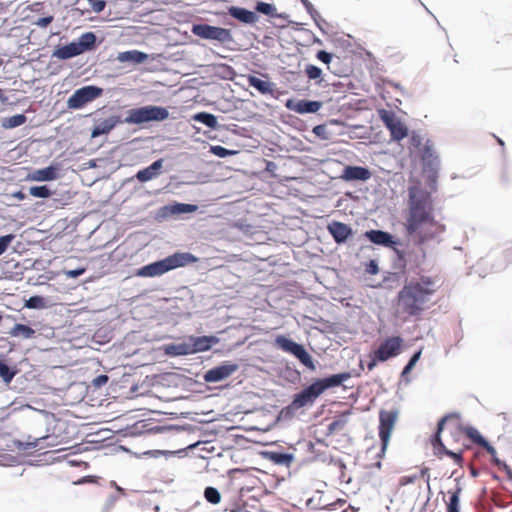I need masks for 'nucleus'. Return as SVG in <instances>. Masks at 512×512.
I'll return each mask as SVG.
<instances>
[{
	"label": "nucleus",
	"mask_w": 512,
	"mask_h": 512,
	"mask_svg": "<svg viewBox=\"0 0 512 512\" xmlns=\"http://www.w3.org/2000/svg\"><path fill=\"white\" fill-rule=\"evenodd\" d=\"M446 231V225H438L437 229H422L417 232H408L403 227V236L400 238L390 255V268L402 269L408 275H419L425 272L424 264L428 259L432 244L439 245Z\"/></svg>",
	"instance_id": "obj_1"
},
{
	"label": "nucleus",
	"mask_w": 512,
	"mask_h": 512,
	"mask_svg": "<svg viewBox=\"0 0 512 512\" xmlns=\"http://www.w3.org/2000/svg\"><path fill=\"white\" fill-rule=\"evenodd\" d=\"M435 285L436 280L430 275L406 278L391 300L392 315L403 321L420 318L426 310V304L436 293Z\"/></svg>",
	"instance_id": "obj_2"
},
{
	"label": "nucleus",
	"mask_w": 512,
	"mask_h": 512,
	"mask_svg": "<svg viewBox=\"0 0 512 512\" xmlns=\"http://www.w3.org/2000/svg\"><path fill=\"white\" fill-rule=\"evenodd\" d=\"M409 205L403 227L408 232H417L422 229H437L438 225H445L436 219L435 198L427 188L420 184L408 186Z\"/></svg>",
	"instance_id": "obj_3"
},
{
	"label": "nucleus",
	"mask_w": 512,
	"mask_h": 512,
	"mask_svg": "<svg viewBox=\"0 0 512 512\" xmlns=\"http://www.w3.org/2000/svg\"><path fill=\"white\" fill-rule=\"evenodd\" d=\"M284 243L266 241L262 252L258 253V298L274 291L279 273L275 272V266L281 260L280 247Z\"/></svg>",
	"instance_id": "obj_4"
},
{
	"label": "nucleus",
	"mask_w": 512,
	"mask_h": 512,
	"mask_svg": "<svg viewBox=\"0 0 512 512\" xmlns=\"http://www.w3.org/2000/svg\"><path fill=\"white\" fill-rule=\"evenodd\" d=\"M258 372L269 374L272 378H277L274 383L282 387L297 386L302 383V373L296 367L294 362L284 358L273 362L269 366L262 367L258 365Z\"/></svg>",
	"instance_id": "obj_5"
},
{
	"label": "nucleus",
	"mask_w": 512,
	"mask_h": 512,
	"mask_svg": "<svg viewBox=\"0 0 512 512\" xmlns=\"http://www.w3.org/2000/svg\"><path fill=\"white\" fill-rule=\"evenodd\" d=\"M196 261L197 257L191 253L176 252L160 261L141 267L137 271V275L141 277H155L162 275L170 270L195 263Z\"/></svg>",
	"instance_id": "obj_6"
},
{
	"label": "nucleus",
	"mask_w": 512,
	"mask_h": 512,
	"mask_svg": "<svg viewBox=\"0 0 512 512\" xmlns=\"http://www.w3.org/2000/svg\"><path fill=\"white\" fill-rule=\"evenodd\" d=\"M422 170L426 174V185L428 192L432 193V196L438 191L439 177L441 171V158L440 154L435 148L434 142L430 139H426V148L424 149Z\"/></svg>",
	"instance_id": "obj_7"
},
{
	"label": "nucleus",
	"mask_w": 512,
	"mask_h": 512,
	"mask_svg": "<svg viewBox=\"0 0 512 512\" xmlns=\"http://www.w3.org/2000/svg\"><path fill=\"white\" fill-rule=\"evenodd\" d=\"M267 208L266 202H258V253L262 252V250L266 248V241L277 242V239L280 236L279 228L277 226L279 220L271 219V215L269 213L262 212V210Z\"/></svg>",
	"instance_id": "obj_8"
},
{
	"label": "nucleus",
	"mask_w": 512,
	"mask_h": 512,
	"mask_svg": "<svg viewBox=\"0 0 512 512\" xmlns=\"http://www.w3.org/2000/svg\"><path fill=\"white\" fill-rule=\"evenodd\" d=\"M377 115L390 133V140H388V143L401 142L406 138L408 126L397 116L394 110L377 108Z\"/></svg>",
	"instance_id": "obj_9"
},
{
	"label": "nucleus",
	"mask_w": 512,
	"mask_h": 512,
	"mask_svg": "<svg viewBox=\"0 0 512 512\" xmlns=\"http://www.w3.org/2000/svg\"><path fill=\"white\" fill-rule=\"evenodd\" d=\"M169 112L164 107L144 106L130 109L124 122L128 124H142L150 121H163L167 119Z\"/></svg>",
	"instance_id": "obj_10"
},
{
	"label": "nucleus",
	"mask_w": 512,
	"mask_h": 512,
	"mask_svg": "<svg viewBox=\"0 0 512 512\" xmlns=\"http://www.w3.org/2000/svg\"><path fill=\"white\" fill-rule=\"evenodd\" d=\"M400 236L384 229L370 228L360 234V239L369 241L372 245L388 249L391 253L399 244Z\"/></svg>",
	"instance_id": "obj_11"
},
{
	"label": "nucleus",
	"mask_w": 512,
	"mask_h": 512,
	"mask_svg": "<svg viewBox=\"0 0 512 512\" xmlns=\"http://www.w3.org/2000/svg\"><path fill=\"white\" fill-rule=\"evenodd\" d=\"M301 61H298L296 69H287L283 67L280 75L283 82L290 87L291 90L297 92L300 96H310V85L304 83V71L300 69Z\"/></svg>",
	"instance_id": "obj_12"
},
{
	"label": "nucleus",
	"mask_w": 512,
	"mask_h": 512,
	"mask_svg": "<svg viewBox=\"0 0 512 512\" xmlns=\"http://www.w3.org/2000/svg\"><path fill=\"white\" fill-rule=\"evenodd\" d=\"M400 416V406L394 405L391 409L387 410L381 408L378 412V436L379 439L391 440L392 434L395 430Z\"/></svg>",
	"instance_id": "obj_13"
},
{
	"label": "nucleus",
	"mask_w": 512,
	"mask_h": 512,
	"mask_svg": "<svg viewBox=\"0 0 512 512\" xmlns=\"http://www.w3.org/2000/svg\"><path fill=\"white\" fill-rule=\"evenodd\" d=\"M327 231L337 246L350 245L357 233L350 223L336 219L327 223Z\"/></svg>",
	"instance_id": "obj_14"
},
{
	"label": "nucleus",
	"mask_w": 512,
	"mask_h": 512,
	"mask_svg": "<svg viewBox=\"0 0 512 512\" xmlns=\"http://www.w3.org/2000/svg\"><path fill=\"white\" fill-rule=\"evenodd\" d=\"M307 97L308 96H303V98H298L290 96L285 100V107L287 110L299 115L318 114L324 106V101L309 99Z\"/></svg>",
	"instance_id": "obj_15"
},
{
	"label": "nucleus",
	"mask_w": 512,
	"mask_h": 512,
	"mask_svg": "<svg viewBox=\"0 0 512 512\" xmlns=\"http://www.w3.org/2000/svg\"><path fill=\"white\" fill-rule=\"evenodd\" d=\"M408 347L409 345L405 344V340L400 334L386 336L377 349L379 360L386 362L391 358H395L406 351Z\"/></svg>",
	"instance_id": "obj_16"
},
{
	"label": "nucleus",
	"mask_w": 512,
	"mask_h": 512,
	"mask_svg": "<svg viewBox=\"0 0 512 512\" xmlns=\"http://www.w3.org/2000/svg\"><path fill=\"white\" fill-rule=\"evenodd\" d=\"M459 430L467 434V436L477 445L483 447L493 458V461L498 465H502L505 460L499 458L498 453L494 445L490 440L484 436L479 429L471 423L459 424Z\"/></svg>",
	"instance_id": "obj_17"
},
{
	"label": "nucleus",
	"mask_w": 512,
	"mask_h": 512,
	"mask_svg": "<svg viewBox=\"0 0 512 512\" xmlns=\"http://www.w3.org/2000/svg\"><path fill=\"white\" fill-rule=\"evenodd\" d=\"M82 41L79 43L71 42L67 45L59 47L55 50L54 56L58 59H70L82 54L84 51L90 49L95 42V35L91 32L82 36Z\"/></svg>",
	"instance_id": "obj_18"
},
{
	"label": "nucleus",
	"mask_w": 512,
	"mask_h": 512,
	"mask_svg": "<svg viewBox=\"0 0 512 512\" xmlns=\"http://www.w3.org/2000/svg\"><path fill=\"white\" fill-rule=\"evenodd\" d=\"M103 94V89L94 85L84 86L77 89L67 100L70 109H81L86 104L94 101Z\"/></svg>",
	"instance_id": "obj_19"
},
{
	"label": "nucleus",
	"mask_w": 512,
	"mask_h": 512,
	"mask_svg": "<svg viewBox=\"0 0 512 512\" xmlns=\"http://www.w3.org/2000/svg\"><path fill=\"white\" fill-rule=\"evenodd\" d=\"M407 148L410 162L413 166L421 160L423 163L424 149L426 148V140L418 130H409L407 132Z\"/></svg>",
	"instance_id": "obj_20"
},
{
	"label": "nucleus",
	"mask_w": 512,
	"mask_h": 512,
	"mask_svg": "<svg viewBox=\"0 0 512 512\" xmlns=\"http://www.w3.org/2000/svg\"><path fill=\"white\" fill-rule=\"evenodd\" d=\"M192 32L203 39L216 40L225 43L231 40V34L228 29L215 27L208 24H197L192 28Z\"/></svg>",
	"instance_id": "obj_21"
},
{
	"label": "nucleus",
	"mask_w": 512,
	"mask_h": 512,
	"mask_svg": "<svg viewBox=\"0 0 512 512\" xmlns=\"http://www.w3.org/2000/svg\"><path fill=\"white\" fill-rule=\"evenodd\" d=\"M373 173L366 165H345L341 171L340 178L347 183L352 182H367L371 179Z\"/></svg>",
	"instance_id": "obj_22"
},
{
	"label": "nucleus",
	"mask_w": 512,
	"mask_h": 512,
	"mask_svg": "<svg viewBox=\"0 0 512 512\" xmlns=\"http://www.w3.org/2000/svg\"><path fill=\"white\" fill-rule=\"evenodd\" d=\"M258 456L263 459L270 461L274 465L285 466L289 468L295 462V454L293 452L285 451L282 447L278 446V449L258 450Z\"/></svg>",
	"instance_id": "obj_23"
},
{
	"label": "nucleus",
	"mask_w": 512,
	"mask_h": 512,
	"mask_svg": "<svg viewBox=\"0 0 512 512\" xmlns=\"http://www.w3.org/2000/svg\"><path fill=\"white\" fill-rule=\"evenodd\" d=\"M303 71L304 76L307 77L306 85H315L323 89L330 87V83L326 80V74L318 65L306 63Z\"/></svg>",
	"instance_id": "obj_24"
},
{
	"label": "nucleus",
	"mask_w": 512,
	"mask_h": 512,
	"mask_svg": "<svg viewBox=\"0 0 512 512\" xmlns=\"http://www.w3.org/2000/svg\"><path fill=\"white\" fill-rule=\"evenodd\" d=\"M298 410L290 402L273 414L272 420L265 426H258V433H266L274 429L279 423L292 420Z\"/></svg>",
	"instance_id": "obj_25"
},
{
	"label": "nucleus",
	"mask_w": 512,
	"mask_h": 512,
	"mask_svg": "<svg viewBox=\"0 0 512 512\" xmlns=\"http://www.w3.org/2000/svg\"><path fill=\"white\" fill-rule=\"evenodd\" d=\"M425 349L424 345L418 346L413 353L410 355L408 361L403 366L401 372H400V378H399V384L403 383L404 385H409L412 382V378L410 374L417 366L418 362L420 361L423 351Z\"/></svg>",
	"instance_id": "obj_26"
},
{
	"label": "nucleus",
	"mask_w": 512,
	"mask_h": 512,
	"mask_svg": "<svg viewBox=\"0 0 512 512\" xmlns=\"http://www.w3.org/2000/svg\"><path fill=\"white\" fill-rule=\"evenodd\" d=\"M272 344L276 349L290 354L293 357L304 345L303 343L294 340L289 334H277L274 337Z\"/></svg>",
	"instance_id": "obj_27"
},
{
	"label": "nucleus",
	"mask_w": 512,
	"mask_h": 512,
	"mask_svg": "<svg viewBox=\"0 0 512 512\" xmlns=\"http://www.w3.org/2000/svg\"><path fill=\"white\" fill-rule=\"evenodd\" d=\"M299 2L304 7L307 14L311 17L314 25L319 29V31L327 36L328 30L327 28L331 27V23H329L321 13L316 9L314 4L310 0H299Z\"/></svg>",
	"instance_id": "obj_28"
},
{
	"label": "nucleus",
	"mask_w": 512,
	"mask_h": 512,
	"mask_svg": "<svg viewBox=\"0 0 512 512\" xmlns=\"http://www.w3.org/2000/svg\"><path fill=\"white\" fill-rule=\"evenodd\" d=\"M277 168L274 161L258 157V181L270 183L271 180H277Z\"/></svg>",
	"instance_id": "obj_29"
},
{
	"label": "nucleus",
	"mask_w": 512,
	"mask_h": 512,
	"mask_svg": "<svg viewBox=\"0 0 512 512\" xmlns=\"http://www.w3.org/2000/svg\"><path fill=\"white\" fill-rule=\"evenodd\" d=\"M411 276L404 272L402 269L391 268L382 272V281L378 284L380 288L392 290L394 286L387 283L399 284L401 280L410 278Z\"/></svg>",
	"instance_id": "obj_30"
},
{
	"label": "nucleus",
	"mask_w": 512,
	"mask_h": 512,
	"mask_svg": "<svg viewBox=\"0 0 512 512\" xmlns=\"http://www.w3.org/2000/svg\"><path fill=\"white\" fill-rule=\"evenodd\" d=\"M237 369L235 364H224L208 370L204 375L206 382H218L228 378Z\"/></svg>",
	"instance_id": "obj_31"
},
{
	"label": "nucleus",
	"mask_w": 512,
	"mask_h": 512,
	"mask_svg": "<svg viewBox=\"0 0 512 512\" xmlns=\"http://www.w3.org/2000/svg\"><path fill=\"white\" fill-rule=\"evenodd\" d=\"M191 354L198 352H205L218 343V338L215 336H189L188 337Z\"/></svg>",
	"instance_id": "obj_32"
},
{
	"label": "nucleus",
	"mask_w": 512,
	"mask_h": 512,
	"mask_svg": "<svg viewBox=\"0 0 512 512\" xmlns=\"http://www.w3.org/2000/svg\"><path fill=\"white\" fill-rule=\"evenodd\" d=\"M312 133L314 136L321 141H330L333 135L342 136L348 134L349 138L354 139L357 135H351L350 132L346 131H335L334 129H328L327 122L320 123L315 125L312 128Z\"/></svg>",
	"instance_id": "obj_33"
},
{
	"label": "nucleus",
	"mask_w": 512,
	"mask_h": 512,
	"mask_svg": "<svg viewBox=\"0 0 512 512\" xmlns=\"http://www.w3.org/2000/svg\"><path fill=\"white\" fill-rule=\"evenodd\" d=\"M294 358L310 372H315L318 367H322L320 362L308 351L305 345L299 349Z\"/></svg>",
	"instance_id": "obj_34"
},
{
	"label": "nucleus",
	"mask_w": 512,
	"mask_h": 512,
	"mask_svg": "<svg viewBox=\"0 0 512 512\" xmlns=\"http://www.w3.org/2000/svg\"><path fill=\"white\" fill-rule=\"evenodd\" d=\"M463 474L455 478V485L448 490L449 500L446 502V509L461 507V494L463 492Z\"/></svg>",
	"instance_id": "obj_35"
},
{
	"label": "nucleus",
	"mask_w": 512,
	"mask_h": 512,
	"mask_svg": "<svg viewBox=\"0 0 512 512\" xmlns=\"http://www.w3.org/2000/svg\"><path fill=\"white\" fill-rule=\"evenodd\" d=\"M119 116H111L101 122H98L92 132L91 137L96 138L104 134H108L118 123H121Z\"/></svg>",
	"instance_id": "obj_36"
},
{
	"label": "nucleus",
	"mask_w": 512,
	"mask_h": 512,
	"mask_svg": "<svg viewBox=\"0 0 512 512\" xmlns=\"http://www.w3.org/2000/svg\"><path fill=\"white\" fill-rule=\"evenodd\" d=\"M163 166V159H158L153 162L150 166L139 170L136 174V178L140 182H147L159 175L160 170Z\"/></svg>",
	"instance_id": "obj_37"
},
{
	"label": "nucleus",
	"mask_w": 512,
	"mask_h": 512,
	"mask_svg": "<svg viewBox=\"0 0 512 512\" xmlns=\"http://www.w3.org/2000/svg\"><path fill=\"white\" fill-rule=\"evenodd\" d=\"M315 401L316 400L313 398L311 393H309L304 387L293 396L291 403L297 410H299L312 407Z\"/></svg>",
	"instance_id": "obj_38"
},
{
	"label": "nucleus",
	"mask_w": 512,
	"mask_h": 512,
	"mask_svg": "<svg viewBox=\"0 0 512 512\" xmlns=\"http://www.w3.org/2000/svg\"><path fill=\"white\" fill-rule=\"evenodd\" d=\"M164 352L168 356H184L191 354L188 337L181 343H170L164 346Z\"/></svg>",
	"instance_id": "obj_39"
},
{
	"label": "nucleus",
	"mask_w": 512,
	"mask_h": 512,
	"mask_svg": "<svg viewBox=\"0 0 512 512\" xmlns=\"http://www.w3.org/2000/svg\"><path fill=\"white\" fill-rule=\"evenodd\" d=\"M147 59L148 54L138 50L124 51L117 55V60L121 63L132 62L134 64H141L144 63Z\"/></svg>",
	"instance_id": "obj_40"
},
{
	"label": "nucleus",
	"mask_w": 512,
	"mask_h": 512,
	"mask_svg": "<svg viewBox=\"0 0 512 512\" xmlns=\"http://www.w3.org/2000/svg\"><path fill=\"white\" fill-rule=\"evenodd\" d=\"M57 170L53 166L38 169L28 175L27 179L32 181H52L57 179Z\"/></svg>",
	"instance_id": "obj_41"
},
{
	"label": "nucleus",
	"mask_w": 512,
	"mask_h": 512,
	"mask_svg": "<svg viewBox=\"0 0 512 512\" xmlns=\"http://www.w3.org/2000/svg\"><path fill=\"white\" fill-rule=\"evenodd\" d=\"M229 14L243 23H252L255 18L253 12L240 7H230Z\"/></svg>",
	"instance_id": "obj_42"
},
{
	"label": "nucleus",
	"mask_w": 512,
	"mask_h": 512,
	"mask_svg": "<svg viewBox=\"0 0 512 512\" xmlns=\"http://www.w3.org/2000/svg\"><path fill=\"white\" fill-rule=\"evenodd\" d=\"M9 334L12 337H21L24 339H31L35 335V330L27 325H24V324H15L9 331Z\"/></svg>",
	"instance_id": "obj_43"
},
{
	"label": "nucleus",
	"mask_w": 512,
	"mask_h": 512,
	"mask_svg": "<svg viewBox=\"0 0 512 512\" xmlns=\"http://www.w3.org/2000/svg\"><path fill=\"white\" fill-rule=\"evenodd\" d=\"M276 12L277 7L273 2L258 0V17L260 15L267 16L269 18L268 21L271 22V19H275Z\"/></svg>",
	"instance_id": "obj_44"
},
{
	"label": "nucleus",
	"mask_w": 512,
	"mask_h": 512,
	"mask_svg": "<svg viewBox=\"0 0 512 512\" xmlns=\"http://www.w3.org/2000/svg\"><path fill=\"white\" fill-rule=\"evenodd\" d=\"M305 389L311 393L313 398L317 400L327 390L323 387V381L321 377L313 378L311 383L305 387Z\"/></svg>",
	"instance_id": "obj_45"
},
{
	"label": "nucleus",
	"mask_w": 512,
	"mask_h": 512,
	"mask_svg": "<svg viewBox=\"0 0 512 512\" xmlns=\"http://www.w3.org/2000/svg\"><path fill=\"white\" fill-rule=\"evenodd\" d=\"M192 119L194 121H197V122H200V123L206 125L207 127L211 128V129H216L218 126V121H217L216 116H214L213 114L207 113V112H199V113L193 115Z\"/></svg>",
	"instance_id": "obj_46"
},
{
	"label": "nucleus",
	"mask_w": 512,
	"mask_h": 512,
	"mask_svg": "<svg viewBox=\"0 0 512 512\" xmlns=\"http://www.w3.org/2000/svg\"><path fill=\"white\" fill-rule=\"evenodd\" d=\"M277 90L276 84L268 79L258 78V93L262 95H271L274 96L275 91Z\"/></svg>",
	"instance_id": "obj_47"
},
{
	"label": "nucleus",
	"mask_w": 512,
	"mask_h": 512,
	"mask_svg": "<svg viewBox=\"0 0 512 512\" xmlns=\"http://www.w3.org/2000/svg\"><path fill=\"white\" fill-rule=\"evenodd\" d=\"M332 74L337 77L343 78L348 77L352 74L353 70L349 66H343L341 64L340 58H338L337 62H334L332 66L328 69Z\"/></svg>",
	"instance_id": "obj_48"
},
{
	"label": "nucleus",
	"mask_w": 512,
	"mask_h": 512,
	"mask_svg": "<svg viewBox=\"0 0 512 512\" xmlns=\"http://www.w3.org/2000/svg\"><path fill=\"white\" fill-rule=\"evenodd\" d=\"M335 57V54L334 52H331V51H328L326 49H319L317 50L316 54H315V58L325 64L327 66V69H329L332 64L334 63L333 62V59Z\"/></svg>",
	"instance_id": "obj_49"
},
{
	"label": "nucleus",
	"mask_w": 512,
	"mask_h": 512,
	"mask_svg": "<svg viewBox=\"0 0 512 512\" xmlns=\"http://www.w3.org/2000/svg\"><path fill=\"white\" fill-rule=\"evenodd\" d=\"M365 274L376 276L380 273L379 260L377 258H369L362 263Z\"/></svg>",
	"instance_id": "obj_50"
},
{
	"label": "nucleus",
	"mask_w": 512,
	"mask_h": 512,
	"mask_svg": "<svg viewBox=\"0 0 512 512\" xmlns=\"http://www.w3.org/2000/svg\"><path fill=\"white\" fill-rule=\"evenodd\" d=\"M450 419H461V413L459 411L453 410L443 414L437 420L436 428L444 432L446 424Z\"/></svg>",
	"instance_id": "obj_51"
},
{
	"label": "nucleus",
	"mask_w": 512,
	"mask_h": 512,
	"mask_svg": "<svg viewBox=\"0 0 512 512\" xmlns=\"http://www.w3.org/2000/svg\"><path fill=\"white\" fill-rule=\"evenodd\" d=\"M27 118L24 114H16L11 117L5 118L3 121L4 128H15L23 125L26 122Z\"/></svg>",
	"instance_id": "obj_52"
},
{
	"label": "nucleus",
	"mask_w": 512,
	"mask_h": 512,
	"mask_svg": "<svg viewBox=\"0 0 512 512\" xmlns=\"http://www.w3.org/2000/svg\"><path fill=\"white\" fill-rule=\"evenodd\" d=\"M15 375L16 371L12 370L7 364L0 360V378L6 384H9Z\"/></svg>",
	"instance_id": "obj_53"
},
{
	"label": "nucleus",
	"mask_w": 512,
	"mask_h": 512,
	"mask_svg": "<svg viewBox=\"0 0 512 512\" xmlns=\"http://www.w3.org/2000/svg\"><path fill=\"white\" fill-rule=\"evenodd\" d=\"M321 378L323 381V387H325L326 390L341 387V384L339 382V379H338V376L336 373L326 374L325 376H323Z\"/></svg>",
	"instance_id": "obj_54"
},
{
	"label": "nucleus",
	"mask_w": 512,
	"mask_h": 512,
	"mask_svg": "<svg viewBox=\"0 0 512 512\" xmlns=\"http://www.w3.org/2000/svg\"><path fill=\"white\" fill-rule=\"evenodd\" d=\"M381 82L384 85H389L392 88L398 90L401 93V95L404 96V97H410L411 96L409 94V92L406 90V88L404 86H402V84L400 82L395 81L394 79H391L389 77H383L381 79Z\"/></svg>",
	"instance_id": "obj_55"
},
{
	"label": "nucleus",
	"mask_w": 512,
	"mask_h": 512,
	"mask_svg": "<svg viewBox=\"0 0 512 512\" xmlns=\"http://www.w3.org/2000/svg\"><path fill=\"white\" fill-rule=\"evenodd\" d=\"M204 497L211 504H218L221 500L220 492L214 487H206Z\"/></svg>",
	"instance_id": "obj_56"
},
{
	"label": "nucleus",
	"mask_w": 512,
	"mask_h": 512,
	"mask_svg": "<svg viewBox=\"0 0 512 512\" xmlns=\"http://www.w3.org/2000/svg\"><path fill=\"white\" fill-rule=\"evenodd\" d=\"M328 465H333V466L337 467L341 473L340 477L345 476L346 470H347V465H346V462L343 460V458L337 457V456H334L331 454V455H329Z\"/></svg>",
	"instance_id": "obj_57"
},
{
	"label": "nucleus",
	"mask_w": 512,
	"mask_h": 512,
	"mask_svg": "<svg viewBox=\"0 0 512 512\" xmlns=\"http://www.w3.org/2000/svg\"><path fill=\"white\" fill-rule=\"evenodd\" d=\"M443 448H444L445 455L447 457H450L453 460L454 465H457V466L462 465V462H463L462 449L455 451V450H451V449L447 448L446 446H444Z\"/></svg>",
	"instance_id": "obj_58"
},
{
	"label": "nucleus",
	"mask_w": 512,
	"mask_h": 512,
	"mask_svg": "<svg viewBox=\"0 0 512 512\" xmlns=\"http://www.w3.org/2000/svg\"><path fill=\"white\" fill-rule=\"evenodd\" d=\"M29 193L33 197L48 198L51 196V191L47 186H33L29 189Z\"/></svg>",
	"instance_id": "obj_59"
},
{
	"label": "nucleus",
	"mask_w": 512,
	"mask_h": 512,
	"mask_svg": "<svg viewBox=\"0 0 512 512\" xmlns=\"http://www.w3.org/2000/svg\"><path fill=\"white\" fill-rule=\"evenodd\" d=\"M25 306L32 309L44 308L45 300L41 296H32L26 301Z\"/></svg>",
	"instance_id": "obj_60"
},
{
	"label": "nucleus",
	"mask_w": 512,
	"mask_h": 512,
	"mask_svg": "<svg viewBox=\"0 0 512 512\" xmlns=\"http://www.w3.org/2000/svg\"><path fill=\"white\" fill-rule=\"evenodd\" d=\"M278 406L276 404H264V405H258V418L259 417H266L267 415L272 414L274 411H277Z\"/></svg>",
	"instance_id": "obj_61"
},
{
	"label": "nucleus",
	"mask_w": 512,
	"mask_h": 512,
	"mask_svg": "<svg viewBox=\"0 0 512 512\" xmlns=\"http://www.w3.org/2000/svg\"><path fill=\"white\" fill-rule=\"evenodd\" d=\"M390 441L391 440L388 439H380V448L375 455L376 461L382 462V460L385 458Z\"/></svg>",
	"instance_id": "obj_62"
},
{
	"label": "nucleus",
	"mask_w": 512,
	"mask_h": 512,
	"mask_svg": "<svg viewBox=\"0 0 512 512\" xmlns=\"http://www.w3.org/2000/svg\"><path fill=\"white\" fill-rule=\"evenodd\" d=\"M442 434H443V431L439 430L438 428L435 427L433 433L431 434V436L429 438L430 442L432 444V447H434V445H439V447L446 446L443 442Z\"/></svg>",
	"instance_id": "obj_63"
},
{
	"label": "nucleus",
	"mask_w": 512,
	"mask_h": 512,
	"mask_svg": "<svg viewBox=\"0 0 512 512\" xmlns=\"http://www.w3.org/2000/svg\"><path fill=\"white\" fill-rule=\"evenodd\" d=\"M305 34L308 36L307 43L305 44L306 47H309L311 45H323V40L318 37L311 29H306Z\"/></svg>",
	"instance_id": "obj_64"
}]
</instances>
